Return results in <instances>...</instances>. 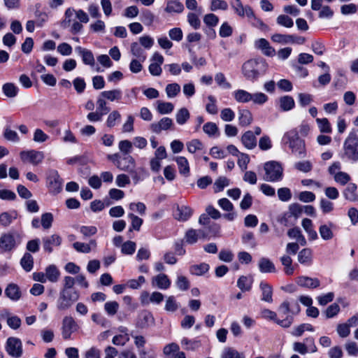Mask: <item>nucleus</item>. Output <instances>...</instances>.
Returning a JSON list of instances; mask_svg holds the SVG:
<instances>
[{"mask_svg":"<svg viewBox=\"0 0 358 358\" xmlns=\"http://www.w3.org/2000/svg\"><path fill=\"white\" fill-rule=\"evenodd\" d=\"M296 282L299 286L310 289L318 287L320 285V282L317 278H312L308 276L298 277Z\"/></svg>","mask_w":358,"mask_h":358,"instance_id":"412c9836","label":"nucleus"},{"mask_svg":"<svg viewBox=\"0 0 358 358\" xmlns=\"http://www.w3.org/2000/svg\"><path fill=\"white\" fill-rule=\"evenodd\" d=\"M78 325L71 316H65L62 320V334L64 339H69L72 333L77 331Z\"/></svg>","mask_w":358,"mask_h":358,"instance_id":"ddd939ff","label":"nucleus"},{"mask_svg":"<svg viewBox=\"0 0 358 358\" xmlns=\"http://www.w3.org/2000/svg\"><path fill=\"white\" fill-rule=\"evenodd\" d=\"M176 283L178 288L182 291L187 290L189 287V282L184 275H178Z\"/></svg>","mask_w":358,"mask_h":358,"instance_id":"774afa93","label":"nucleus"},{"mask_svg":"<svg viewBox=\"0 0 358 358\" xmlns=\"http://www.w3.org/2000/svg\"><path fill=\"white\" fill-rule=\"evenodd\" d=\"M199 239V234L196 229H188L185 234V241L188 244H194L198 241Z\"/></svg>","mask_w":358,"mask_h":358,"instance_id":"c03bdc74","label":"nucleus"},{"mask_svg":"<svg viewBox=\"0 0 358 358\" xmlns=\"http://www.w3.org/2000/svg\"><path fill=\"white\" fill-rule=\"evenodd\" d=\"M264 169L265 171L264 180L276 182L282 180L283 169L279 162L275 161L268 162L264 164Z\"/></svg>","mask_w":358,"mask_h":358,"instance_id":"20e7f679","label":"nucleus"},{"mask_svg":"<svg viewBox=\"0 0 358 358\" xmlns=\"http://www.w3.org/2000/svg\"><path fill=\"white\" fill-rule=\"evenodd\" d=\"M333 176L334 180L341 185L348 184V182L351 180L350 176L348 173L343 171L338 172L336 174H334Z\"/></svg>","mask_w":358,"mask_h":358,"instance_id":"5fc2aeb1","label":"nucleus"},{"mask_svg":"<svg viewBox=\"0 0 358 358\" xmlns=\"http://www.w3.org/2000/svg\"><path fill=\"white\" fill-rule=\"evenodd\" d=\"M3 92L4 94L8 97H15L18 92L17 87L10 83H6L3 85Z\"/></svg>","mask_w":358,"mask_h":358,"instance_id":"de8ad7c7","label":"nucleus"},{"mask_svg":"<svg viewBox=\"0 0 358 358\" xmlns=\"http://www.w3.org/2000/svg\"><path fill=\"white\" fill-rule=\"evenodd\" d=\"M173 126V120L169 117H163L159 122L150 125V129L155 134H159L162 130H167Z\"/></svg>","mask_w":358,"mask_h":358,"instance_id":"a211bd4d","label":"nucleus"},{"mask_svg":"<svg viewBox=\"0 0 358 358\" xmlns=\"http://www.w3.org/2000/svg\"><path fill=\"white\" fill-rule=\"evenodd\" d=\"M241 142L248 150H252L257 145V138L252 131H247L243 134Z\"/></svg>","mask_w":358,"mask_h":358,"instance_id":"b1692460","label":"nucleus"},{"mask_svg":"<svg viewBox=\"0 0 358 358\" xmlns=\"http://www.w3.org/2000/svg\"><path fill=\"white\" fill-rule=\"evenodd\" d=\"M277 23L279 25L287 28H291L293 27L294 22L292 18L285 15H280L276 19Z\"/></svg>","mask_w":358,"mask_h":358,"instance_id":"e2e57ef3","label":"nucleus"},{"mask_svg":"<svg viewBox=\"0 0 358 358\" xmlns=\"http://www.w3.org/2000/svg\"><path fill=\"white\" fill-rule=\"evenodd\" d=\"M221 358H244V355L231 348H226L222 353Z\"/></svg>","mask_w":358,"mask_h":358,"instance_id":"864d4df0","label":"nucleus"},{"mask_svg":"<svg viewBox=\"0 0 358 358\" xmlns=\"http://www.w3.org/2000/svg\"><path fill=\"white\" fill-rule=\"evenodd\" d=\"M45 273L47 280L53 283L57 282L60 276L59 269L54 264L48 266L45 269Z\"/></svg>","mask_w":358,"mask_h":358,"instance_id":"cd10ccee","label":"nucleus"},{"mask_svg":"<svg viewBox=\"0 0 358 358\" xmlns=\"http://www.w3.org/2000/svg\"><path fill=\"white\" fill-rule=\"evenodd\" d=\"M79 299V294L77 291H66L61 289L59 297L57 300V308L59 310L69 309L73 303Z\"/></svg>","mask_w":358,"mask_h":358,"instance_id":"39448f33","label":"nucleus"},{"mask_svg":"<svg viewBox=\"0 0 358 358\" xmlns=\"http://www.w3.org/2000/svg\"><path fill=\"white\" fill-rule=\"evenodd\" d=\"M174 108L173 103L170 102L157 101V110L160 114L171 113Z\"/></svg>","mask_w":358,"mask_h":358,"instance_id":"49530a36","label":"nucleus"},{"mask_svg":"<svg viewBox=\"0 0 358 358\" xmlns=\"http://www.w3.org/2000/svg\"><path fill=\"white\" fill-rule=\"evenodd\" d=\"M258 266L262 273H275L274 264L268 258L262 257L259 260Z\"/></svg>","mask_w":358,"mask_h":358,"instance_id":"c85d7f7f","label":"nucleus"},{"mask_svg":"<svg viewBox=\"0 0 358 358\" xmlns=\"http://www.w3.org/2000/svg\"><path fill=\"white\" fill-rule=\"evenodd\" d=\"M233 8L236 13L241 17H248L249 18L253 16V11L249 6H243L240 0H233L231 2Z\"/></svg>","mask_w":358,"mask_h":358,"instance_id":"6ab92c4d","label":"nucleus"},{"mask_svg":"<svg viewBox=\"0 0 358 358\" xmlns=\"http://www.w3.org/2000/svg\"><path fill=\"white\" fill-rule=\"evenodd\" d=\"M343 151V156L348 159L358 161V136L355 133H350L345 140Z\"/></svg>","mask_w":358,"mask_h":358,"instance_id":"7ed1b4c3","label":"nucleus"},{"mask_svg":"<svg viewBox=\"0 0 358 358\" xmlns=\"http://www.w3.org/2000/svg\"><path fill=\"white\" fill-rule=\"evenodd\" d=\"M184 9V7L182 3L177 1H171L167 3V6L165 8L166 12L167 13H181Z\"/></svg>","mask_w":358,"mask_h":358,"instance_id":"603ef678","label":"nucleus"},{"mask_svg":"<svg viewBox=\"0 0 358 358\" xmlns=\"http://www.w3.org/2000/svg\"><path fill=\"white\" fill-rule=\"evenodd\" d=\"M174 160L176 162L179 173L185 176L189 174V165L188 160L185 157H176Z\"/></svg>","mask_w":358,"mask_h":358,"instance_id":"2f4dec72","label":"nucleus"},{"mask_svg":"<svg viewBox=\"0 0 358 358\" xmlns=\"http://www.w3.org/2000/svg\"><path fill=\"white\" fill-rule=\"evenodd\" d=\"M73 15H76L79 22L82 23H87L90 20L88 15L83 10H75L73 8H69L65 11L63 24L65 26L70 25L73 21L72 17Z\"/></svg>","mask_w":358,"mask_h":358,"instance_id":"1a4fd4ad","label":"nucleus"},{"mask_svg":"<svg viewBox=\"0 0 358 358\" xmlns=\"http://www.w3.org/2000/svg\"><path fill=\"white\" fill-rule=\"evenodd\" d=\"M209 268L208 264L201 263L192 266L189 268V271L192 275H202L208 271Z\"/></svg>","mask_w":358,"mask_h":358,"instance_id":"4c0bfd02","label":"nucleus"},{"mask_svg":"<svg viewBox=\"0 0 358 358\" xmlns=\"http://www.w3.org/2000/svg\"><path fill=\"white\" fill-rule=\"evenodd\" d=\"M116 166L121 171L134 174L133 179L137 182L138 178L135 172L136 163L134 159L131 155H124L116 164Z\"/></svg>","mask_w":358,"mask_h":358,"instance_id":"9d476101","label":"nucleus"},{"mask_svg":"<svg viewBox=\"0 0 358 358\" xmlns=\"http://www.w3.org/2000/svg\"><path fill=\"white\" fill-rule=\"evenodd\" d=\"M255 48L261 50L263 55L267 57H273L275 55V50L270 45L269 42L265 38H259L255 42Z\"/></svg>","mask_w":358,"mask_h":358,"instance_id":"2eb2a0df","label":"nucleus"},{"mask_svg":"<svg viewBox=\"0 0 358 358\" xmlns=\"http://www.w3.org/2000/svg\"><path fill=\"white\" fill-rule=\"evenodd\" d=\"M357 186L355 183H348L343 192L345 199L350 201H358V194L357 193Z\"/></svg>","mask_w":358,"mask_h":358,"instance_id":"a878e982","label":"nucleus"},{"mask_svg":"<svg viewBox=\"0 0 358 358\" xmlns=\"http://www.w3.org/2000/svg\"><path fill=\"white\" fill-rule=\"evenodd\" d=\"M4 292L8 298L14 301H18L22 295L19 286L15 283L8 284Z\"/></svg>","mask_w":358,"mask_h":358,"instance_id":"4be33fe9","label":"nucleus"},{"mask_svg":"<svg viewBox=\"0 0 358 358\" xmlns=\"http://www.w3.org/2000/svg\"><path fill=\"white\" fill-rule=\"evenodd\" d=\"M192 215V210L187 206H178L176 213V217L179 221H186Z\"/></svg>","mask_w":358,"mask_h":358,"instance_id":"7c9ffc66","label":"nucleus"},{"mask_svg":"<svg viewBox=\"0 0 358 358\" xmlns=\"http://www.w3.org/2000/svg\"><path fill=\"white\" fill-rule=\"evenodd\" d=\"M101 96L110 101H120L122 97V92L120 89H113L101 92Z\"/></svg>","mask_w":358,"mask_h":358,"instance_id":"c756f323","label":"nucleus"},{"mask_svg":"<svg viewBox=\"0 0 358 358\" xmlns=\"http://www.w3.org/2000/svg\"><path fill=\"white\" fill-rule=\"evenodd\" d=\"M280 260L284 266L283 271L287 275H292L294 271V267L292 265V258L289 255H285L280 257Z\"/></svg>","mask_w":358,"mask_h":358,"instance_id":"f704fd0d","label":"nucleus"},{"mask_svg":"<svg viewBox=\"0 0 358 358\" xmlns=\"http://www.w3.org/2000/svg\"><path fill=\"white\" fill-rule=\"evenodd\" d=\"M131 52L140 61L144 62L146 59V55L141 48V45L136 42L132 43L131 45Z\"/></svg>","mask_w":358,"mask_h":358,"instance_id":"c9c22d12","label":"nucleus"},{"mask_svg":"<svg viewBox=\"0 0 358 358\" xmlns=\"http://www.w3.org/2000/svg\"><path fill=\"white\" fill-rule=\"evenodd\" d=\"M49 139V136L47 135L42 129H36L34 133L33 141L38 143H42Z\"/></svg>","mask_w":358,"mask_h":358,"instance_id":"bf43d9fd","label":"nucleus"},{"mask_svg":"<svg viewBox=\"0 0 358 358\" xmlns=\"http://www.w3.org/2000/svg\"><path fill=\"white\" fill-rule=\"evenodd\" d=\"M76 51L81 56L83 62L87 65L93 66L94 64V57L92 52L85 48H83L80 46L76 48Z\"/></svg>","mask_w":358,"mask_h":358,"instance_id":"bb28decb","label":"nucleus"},{"mask_svg":"<svg viewBox=\"0 0 358 358\" xmlns=\"http://www.w3.org/2000/svg\"><path fill=\"white\" fill-rule=\"evenodd\" d=\"M238 121L241 126L250 125L252 121V115L250 111L246 109L239 110Z\"/></svg>","mask_w":358,"mask_h":358,"instance_id":"72a5a7b5","label":"nucleus"},{"mask_svg":"<svg viewBox=\"0 0 358 358\" xmlns=\"http://www.w3.org/2000/svg\"><path fill=\"white\" fill-rule=\"evenodd\" d=\"M171 280L164 273H160L152 278V285L160 289H167L171 286Z\"/></svg>","mask_w":358,"mask_h":358,"instance_id":"f3484780","label":"nucleus"},{"mask_svg":"<svg viewBox=\"0 0 358 358\" xmlns=\"http://www.w3.org/2000/svg\"><path fill=\"white\" fill-rule=\"evenodd\" d=\"M280 107L284 111H287L294 106V101L289 96H284L279 100Z\"/></svg>","mask_w":358,"mask_h":358,"instance_id":"a19ab883","label":"nucleus"},{"mask_svg":"<svg viewBox=\"0 0 358 358\" xmlns=\"http://www.w3.org/2000/svg\"><path fill=\"white\" fill-rule=\"evenodd\" d=\"M234 96L239 103H248L251 101L252 94L244 90H238L234 91Z\"/></svg>","mask_w":358,"mask_h":358,"instance_id":"e433bc0d","label":"nucleus"},{"mask_svg":"<svg viewBox=\"0 0 358 358\" xmlns=\"http://www.w3.org/2000/svg\"><path fill=\"white\" fill-rule=\"evenodd\" d=\"M208 103L206 106V111L212 115L217 113V107L216 106V100L214 96L210 95L208 96Z\"/></svg>","mask_w":358,"mask_h":358,"instance_id":"680f3d73","label":"nucleus"},{"mask_svg":"<svg viewBox=\"0 0 358 358\" xmlns=\"http://www.w3.org/2000/svg\"><path fill=\"white\" fill-rule=\"evenodd\" d=\"M203 148V143L198 139H193L187 143V148L190 153H194L198 150H202Z\"/></svg>","mask_w":358,"mask_h":358,"instance_id":"6e6d98bb","label":"nucleus"},{"mask_svg":"<svg viewBox=\"0 0 358 358\" xmlns=\"http://www.w3.org/2000/svg\"><path fill=\"white\" fill-rule=\"evenodd\" d=\"M118 148L120 152H122L125 155H129L132 150V143L128 140L120 141L118 144Z\"/></svg>","mask_w":358,"mask_h":358,"instance_id":"69168bd1","label":"nucleus"},{"mask_svg":"<svg viewBox=\"0 0 358 358\" xmlns=\"http://www.w3.org/2000/svg\"><path fill=\"white\" fill-rule=\"evenodd\" d=\"M259 287L262 293V300L271 303L273 301V289L271 286L266 282H262L259 285Z\"/></svg>","mask_w":358,"mask_h":358,"instance_id":"473e14b6","label":"nucleus"},{"mask_svg":"<svg viewBox=\"0 0 358 358\" xmlns=\"http://www.w3.org/2000/svg\"><path fill=\"white\" fill-rule=\"evenodd\" d=\"M62 242L61 237L57 234H53L49 237L43 238L44 250L50 253L52 252V246H59Z\"/></svg>","mask_w":358,"mask_h":358,"instance_id":"aec40b11","label":"nucleus"},{"mask_svg":"<svg viewBox=\"0 0 358 358\" xmlns=\"http://www.w3.org/2000/svg\"><path fill=\"white\" fill-rule=\"evenodd\" d=\"M298 262L305 266H310L313 264V251L310 248H303L297 256Z\"/></svg>","mask_w":358,"mask_h":358,"instance_id":"5701e85b","label":"nucleus"},{"mask_svg":"<svg viewBox=\"0 0 358 358\" xmlns=\"http://www.w3.org/2000/svg\"><path fill=\"white\" fill-rule=\"evenodd\" d=\"M136 245L131 241L124 242L121 245V251L124 255H132L136 250Z\"/></svg>","mask_w":358,"mask_h":358,"instance_id":"4d7b16f0","label":"nucleus"},{"mask_svg":"<svg viewBox=\"0 0 358 358\" xmlns=\"http://www.w3.org/2000/svg\"><path fill=\"white\" fill-rule=\"evenodd\" d=\"M120 113L117 110H113L107 117L106 125L108 127L112 128L117 124V123L120 120Z\"/></svg>","mask_w":358,"mask_h":358,"instance_id":"09e8293b","label":"nucleus"},{"mask_svg":"<svg viewBox=\"0 0 358 358\" xmlns=\"http://www.w3.org/2000/svg\"><path fill=\"white\" fill-rule=\"evenodd\" d=\"M164 57L159 52H156L153 54L151 63L148 66L149 72L154 76H159L162 74V64L164 63Z\"/></svg>","mask_w":358,"mask_h":358,"instance_id":"4468645a","label":"nucleus"},{"mask_svg":"<svg viewBox=\"0 0 358 358\" xmlns=\"http://www.w3.org/2000/svg\"><path fill=\"white\" fill-rule=\"evenodd\" d=\"M229 185V180L228 178H227L226 177H220L215 180L214 183L215 192H220Z\"/></svg>","mask_w":358,"mask_h":358,"instance_id":"0e129e2a","label":"nucleus"},{"mask_svg":"<svg viewBox=\"0 0 358 358\" xmlns=\"http://www.w3.org/2000/svg\"><path fill=\"white\" fill-rule=\"evenodd\" d=\"M119 308V303L117 301H108L104 304V310L108 315L113 316L115 315Z\"/></svg>","mask_w":358,"mask_h":358,"instance_id":"13d9d810","label":"nucleus"},{"mask_svg":"<svg viewBox=\"0 0 358 358\" xmlns=\"http://www.w3.org/2000/svg\"><path fill=\"white\" fill-rule=\"evenodd\" d=\"M7 353L14 358H19L22 355V344L18 338L9 337L6 343L5 346Z\"/></svg>","mask_w":358,"mask_h":358,"instance_id":"0eeeda50","label":"nucleus"},{"mask_svg":"<svg viewBox=\"0 0 358 358\" xmlns=\"http://www.w3.org/2000/svg\"><path fill=\"white\" fill-rule=\"evenodd\" d=\"M48 187L50 193L57 194L62 189V180L57 171H51L47 178Z\"/></svg>","mask_w":358,"mask_h":358,"instance_id":"9b49d317","label":"nucleus"},{"mask_svg":"<svg viewBox=\"0 0 358 358\" xmlns=\"http://www.w3.org/2000/svg\"><path fill=\"white\" fill-rule=\"evenodd\" d=\"M268 68V64L263 58L251 59L243 63L242 73L248 80H257L261 76L264 75Z\"/></svg>","mask_w":358,"mask_h":358,"instance_id":"f257e3e1","label":"nucleus"},{"mask_svg":"<svg viewBox=\"0 0 358 358\" xmlns=\"http://www.w3.org/2000/svg\"><path fill=\"white\" fill-rule=\"evenodd\" d=\"M13 215L9 213L4 212L0 215V223L3 227L10 225L13 220L16 218V213H13Z\"/></svg>","mask_w":358,"mask_h":358,"instance_id":"052dcab7","label":"nucleus"},{"mask_svg":"<svg viewBox=\"0 0 358 358\" xmlns=\"http://www.w3.org/2000/svg\"><path fill=\"white\" fill-rule=\"evenodd\" d=\"M165 91L169 98H173L180 93V86L178 83H171L166 85Z\"/></svg>","mask_w":358,"mask_h":358,"instance_id":"3c124183","label":"nucleus"},{"mask_svg":"<svg viewBox=\"0 0 358 358\" xmlns=\"http://www.w3.org/2000/svg\"><path fill=\"white\" fill-rule=\"evenodd\" d=\"M20 264L25 271H30L34 266V258L32 255L26 252L21 259Z\"/></svg>","mask_w":358,"mask_h":358,"instance_id":"58836bf2","label":"nucleus"},{"mask_svg":"<svg viewBox=\"0 0 358 358\" xmlns=\"http://www.w3.org/2000/svg\"><path fill=\"white\" fill-rule=\"evenodd\" d=\"M316 122L321 133L329 134L332 131L331 124L327 118H317Z\"/></svg>","mask_w":358,"mask_h":358,"instance_id":"79ce46f5","label":"nucleus"},{"mask_svg":"<svg viewBox=\"0 0 358 358\" xmlns=\"http://www.w3.org/2000/svg\"><path fill=\"white\" fill-rule=\"evenodd\" d=\"M237 286L243 292L250 291L252 287V280L246 276H241L237 282Z\"/></svg>","mask_w":358,"mask_h":358,"instance_id":"a18cd8bd","label":"nucleus"},{"mask_svg":"<svg viewBox=\"0 0 358 358\" xmlns=\"http://www.w3.org/2000/svg\"><path fill=\"white\" fill-rule=\"evenodd\" d=\"M282 141L291 148L293 153L302 157L305 154L304 141L299 136L296 129H291L287 131L282 138Z\"/></svg>","mask_w":358,"mask_h":358,"instance_id":"f03ea898","label":"nucleus"},{"mask_svg":"<svg viewBox=\"0 0 358 358\" xmlns=\"http://www.w3.org/2000/svg\"><path fill=\"white\" fill-rule=\"evenodd\" d=\"M53 222V215L50 213H45L41 215V225L45 229H48L51 227Z\"/></svg>","mask_w":358,"mask_h":358,"instance_id":"338daca9","label":"nucleus"},{"mask_svg":"<svg viewBox=\"0 0 358 358\" xmlns=\"http://www.w3.org/2000/svg\"><path fill=\"white\" fill-rule=\"evenodd\" d=\"M189 113L185 108H180L176 113V122L179 124H184L189 118Z\"/></svg>","mask_w":358,"mask_h":358,"instance_id":"8fccbe9b","label":"nucleus"},{"mask_svg":"<svg viewBox=\"0 0 358 358\" xmlns=\"http://www.w3.org/2000/svg\"><path fill=\"white\" fill-rule=\"evenodd\" d=\"M154 323L155 320L152 315L148 311H143L138 316L136 327L143 329L153 325Z\"/></svg>","mask_w":358,"mask_h":358,"instance_id":"dca6fc26","label":"nucleus"},{"mask_svg":"<svg viewBox=\"0 0 358 358\" xmlns=\"http://www.w3.org/2000/svg\"><path fill=\"white\" fill-rule=\"evenodd\" d=\"M20 243V236L16 232L3 233L0 236V250L2 252H10Z\"/></svg>","mask_w":358,"mask_h":358,"instance_id":"423d86ee","label":"nucleus"},{"mask_svg":"<svg viewBox=\"0 0 358 358\" xmlns=\"http://www.w3.org/2000/svg\"><path fill=\"white\" fill-rule=\"evenodd\" d=\"M181 345L185 350H195L200 346V341L191 340L186 337L181 339Z\"/></svg>","mask_w":358,"mask_h":358,"instance_id":"ea45409f","label":"nucleus"},{"mask_svg":"<svg viewBox=\"0 0 358 358\" xmlns=\"http://www.w3.org/2000/svg\"><path fill=\"white\" fill-rule=\"evenodd\" d=\"M20 157L23 162L36 166L44 159V153L35 150H24L20 152Z\"/></svg>","mask_w":358,"mask_h":358,"instance_id":"6e6552de","label":"nucleus"},{"mask_svg":"<svg viewBox=\"0 0 358 358\" xmlns=\"http://www.w3.org/2000/svg\"><path fill=\"white\" fill-rule=\"evenodd\" d=\"M262 316L266 320L274 321L283 328L289 327L293 322V317L292 316H287L284 320H278L277 314L269 309H264L262 311Z\"/></svg>","mask_w":358,"mask_h":358,"instance_id":"f8f14e48","label":"nucleus"},{"mask_svg":"<svg viewBox=\"0 0 358 358\" xmlns=\"http://www.w3.org/2000/svg\"><path fill=\"white\" fill-rule=\"evenodd\" d=\"M7 317V324L13 329H18L21 325V320L17 316H10L9 313L7 311H4L2 313V316Z\"/></svg>","mask_w":358,"mask_h":358,"instance_id":"37998d69","label":"nucleus"},{"mask_svg":"<svg viewBox=\"0 0 358 358\" xmlns=\"http://www.w3.org/2000/svg\"><path fill=\"white\" fill-rule=\"evenodd\" d=\"M334 224L332 222H329L327 224H322L319 227V234L324 241H330L334 236L333 229Z\"/></svg>","mask_w":358,"mask_h":358,"instance_id":"393cba45","label":"nucleus"}]
</instances>
